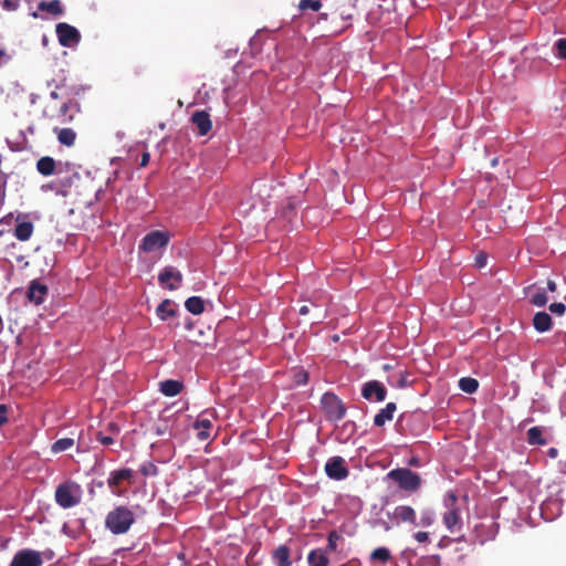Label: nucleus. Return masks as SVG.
<instances>
[{
	"label": "nucleus",
	"mask_w": 566,
	"mask_h": 566,
	"mask_svg": "<svg viewBox=\"0 0 566 566\" xmlns=\"http://www.w3.org/2000/svg\"><path fill=\"white\" fill-rule=\"evenodd\" d=\"M135 522L134 513L125 505H118L109 511L105 517L106 528L115 534L120 535L129 531Z\"/></svg>",
	"instance_id": "f257e3e1"
},
{
	"label": "nucleus",
	"mask_w": 566,
	"mask_h": 566,
	"mask_svg": "<svg viewBox=\"0 0 566 566\" xmlns=\"http://www.w3.org/2000/svg\"><path fill=\"white\" fill-rule=\"evenodd\" d=\"M80 112V105L74 99L63 101L60 105L56 103H49L43 108V117L57 120L61 124L73 122L75 114Z\"/></svg>",
	"instance_id": "f03ea898"
},
{
	"label": "nucleus",
	"mask_w": 566,
	"mask_h": 566,
	"mask_svg": "<svg viewBox=\"0 0 566 566\" xmlns=\"http://www.w3.org/2000/svg\"><path fill=\"white\" fill-rule=\"evenodd\" d=\"M55 502L62 509H71L80 504L82 500L81 486L72 481L59 484L55 489Z\"/></svg>",
	"instance_id": "7ed1b4c3"
},
{
	"label": "nucleus",
	"mask_w": 566,
	"mask_h": 566,
	"mask_svg": "<svg viewBox=\"0 0 566 566\" xmlns=\"http://www.w3.org/2000/svg\"><path fill=\"white\" fill-rule=\"evenodd\" d=\"M322 409L327 421L336 422L346 415V407L343 401L333 392H325L321 398Z\"/></svg>",
	"instance_id": "20e7f679"
},
{
	"label": "nucleus",
	"mask_w": 566,
	"mask_h": 566,
	"mask_svg": "<svg viewBox=\"0 0 566 566\" xmlns=\"http://www.w3.org/2000/svg\"><path fill=\"white\" fill-rule=\"evenodd\" d=\"M388 478L395 481L400 489L408 492H415L421 485V479L419 474L406 468L391 470L388 473Z\"/></svg>",
	"instance_id": "39448f33"
},
{
	"label": "nucleus",
	"mask_w": 566,
	"mask_h": 566,
	"mask_svg": "<svg viewBox=\"0 0 566 566\" xmlns=\"http://www.w3.org/2000/svg\"><path fill=\"white\" fill-rule=\"evenodd\" d=\"M170 240V237L168 232L160 231V230H154L147 233L140 244L139 250L144 251L146 253L154 252L158 249H163L168 245Z\"/></svg>",
	"instance_id": "423d86ee"
},
{
	"label": "nucleus",
	"mask_w": 566,
	"mask_h": 566,
	"mask_svg": "<svg viewBox=\"0 0 566 566\" xmlns=\"http://www.w3.org/2000/svg\"><path fill=\"white\" fill-rule=\"evenodd\" d=\"M42 554L38 551L23 548L18 551L9 566H42Z\"/></svg>",
	"instance_id": "0eeeda50"
},
{
	"label": "nucleus",
	"mask_w": 566,
	"mask_h": 566,
	"mask_svg": "<svg viewBox=\"0 0 566 566\" xmlns=\"http://www.w3.org/2000/svg\"><path fill=\"white\" fill-rule=\"evenodd\" d=\"M55 32L62 46L71 48L81 41V34L78 30L69 23H57Z\"/></svg>",
	"instance_id": "6e6552de"
},
{
	"label": "nucleus",
	"mask_w": 566,
	"mask_h": 566,
	"mask_svg": "<svg viewBox=\"0 0 566 566\" xmlns=\"http://www.w3.org/2000/svg\"><path fill=\"white\" fill-rule=\"evenodd\" d=\"M182 274L174 266L164 268L158 274V282L169 291H175L182 282Z\"/></svg>",
	"instance_id": "1a4fd4ad"
},
{
	"label": "nucleus",
	"mask_w": 566,
	"mask_h": 566,
	"mask_svg": "<svg viewBox=\"0 0 566 566\" xmlns=\"http://www.w3.org/2000/svg\"><path fill=\"white\" fill-rule=\"evenodd\" d=\"M325 472L328 478L334 480H344L349 474L345 460L338 455L328 459L325 464Z\"/></svg>",
	"instance_id": "9d476101"
},
{
	"label": "nucleus",
	"mask_w": 566,
	"mask_h": 566,
	"mask_svg": "<svg viewBox=\"0 0 566 566\" xmlns=\"http://www.w3.org/2000/svg\"><path fill=\"white\" fill-rule=\"evenodd\" d=\"M361 396L366 400L381 402L387 397V389L380 381L370 380L363 385Z\"/></svg>",
	"instance_id": "9b49d317"
},
{
	"label": "nucleus",
	"mask_w": 566,
	"mask_h": 566,
	"mask_svg": "<svg viewBox=\"0 0 566 566\" xmlns=\"http://www.w3.org/2000/svg\"><path fill=\"white\" fill-rule=\"evenodd\" d=\"M191 122L196 125L199 136H206L212 128L210 115L206 111H197L191 115Z\"/></svg>",
	"instance_id": "f8f14e48"
},
{
	"label": "nucleus",
	"mask_w": 566,
	"mask_h": 566,
	"mask_svg": "<svg viewBox=\"0 0 566 566\" xmlns=\"http://www.w3.org/2000/svg\"><path fill=\"white\" fill-rule=\"evenodd\" d=\"M132 479H133V471L130 469H120V470L111 472L107 483H108V486L112 490V492L114 494H118L119 492L117 491V489L120 486V484L124 481L132 482Z\"/></svg>",
	"instance_id": "ddd939ff"
},
{
	"label": "nucleus",
	"mask_w": 566,
	"mask_h": 566,
	"mask_svg": "<svg viewBox=\"0 0 566 566\" xmlns=\"http://www.w3.org/2000/svg\"><path fill=\"white\" fill-rule=\"evenodd\" d=\"M443 523L446 527L451 532L454 533L462 527V520L460 515V510L455 506L450 507L444 514H443Z\"/></svg>",
	"instance_id": "4468645a"
},
{
	"label": "nucleus",
	"mask_w": 566,
	"mask_h": 566,
	"mask_svg": "<svg viewBox=\"0 0 566 566\" xmlns=\"http://www.w3.org/2000/svg\"><path fill=\"white\" fill-rule=\"evenodd\" d=\"M48 286L36 281H32L28 289V298L35 305H40L44 302V297L48 294Z\"/></svg>",
	"instance_id": "2eb2a0df"
},
{
	"label": "nucleus",
	"mask_w": 566,
	"mask_h": 566,
	"mask_svg": "<svg viewBox=\"0 0 566 566\" xmlns=\"http://www.w3.org/2000/svg\"><path fill=\"white\" fill-rule=\"evenodd\" d=\"M207 413L208 411L201 413L200 417L193 423V428L198 430L197 437L201 441H205L210 437L209 430L212 427L211 419L206 417Z\"/></svg>",
	"instance_id": "dca6fc26"
},
{
	"label": "nucleus",
	"mask_w": 566,
	"mask_h": 566,
	"mask_svg": "<svg viewBox=\"0 0 566 566\" xmlns=\"http://www.w3.org/2000/svg\"><path fill=\"white\" fill-rule=\"evenodd\" d=\"M397 409L395 402H388L385 408L374 417V424L376 427H384L387 421L392 420L394 413Z\"/></svg>",
	"instance_id": "f3484780"
},
{
	"label": "nucleus",
	"mask_w": 566,
	"mask_h": 566,
	"mask_svg": "<svg viewBox=\"0 0 566 566\" xmlns=\"http://www.w3.org/2000/svg\"><path fill=\"white\" fill-rule=\"evenodd\" d=\"M106 434L103 431L96 433V440L104 446H109L114 442L113 436L119 434V427L116 422H108L105 428Z\"/></svg>",
	"instance_id": "a211bd4d"
},
{
	"label": "nucleus",
	"mask_w": 566,
	"mask_h": 566,
	"mask_svg": "<svg viewBox=\"0 0 566 566\" xmlns=\"http://www.w3.org/2000/svg\"><path fill=\"white\" fill-rule=\"evenodd\" d=\"M182 388V382L174 379H167L159 384L160 392L167 397H175L179 395Z\"/></svg>",
	"instance_id": "6ab92c4d"
},
{
	"label": "nucleus",
	"mask_w": 566,
	"mask_h": 566,
	"mask_svg": "<svg viewBox=\"0 0 566 566\" xmlns=\"http://www.w3.org/2000/svg\"><path fill=\"white\" fill-rule=\"evenodd\" d=\"M394 517L399 522L416 524V512L409 505H399L394 511Z\"/></svg>",
	"instance_id": "aec40b11"
},
{
	"label": "nucleus",
	"mask_w": 566,
	"mask_h": 566,
	"mask_svg": "<svg viewBox=\"0 0 566 566\" xmlns=\"http://www.w3.org/2000/svg\"><path fill=\"white\" fill-rule=\"evenodd\" d=\"M533 326L539 332L544 333L552 328V317L546 312H537L533 317Z\"/></svg>",
	"instance_id": "412c9836"
},
{
	"label": "nucleus",
	"mask_w": 566,
	"mask_h": 566,
	"mask_svg": "<svg viewBox=\"0 0 566 566\" xmlns=\"http://www.w3.org/2000/svg\"><path fill=\"white\" fill-rule=\"evenodd\" d=\"M56 163L55 160L50 156L41 157L36 161V170L42 176L49 177L52 176L55 171Z\"/></svg>",
	"instance_id": "4be33fe9"
},
{
	"label": "nucleus",
	"mask_w": 566,
	"mask_h": 566,
	"mask_svg": "<svg viewBox=\"0 0 566 566\" xmlns=\"http://www.w3.org/2000/svg\"><path fill=\"white\" fill-rule=\"evenodd\" d=\"M56 133L60 144L72 147L76 140V133L72 128H57L53 129Z\"/></svg>",
	"instance_id": "5701e85b"
},
{
	"label": "nucleus",
	"mask_w": 566,
	"mask_h": 566,
	"mask_svg": "<svg viewBox=\"0 0 566 566\" xmlns=\"http://www.w3.org/2000/svg\"><path fill=\"white\" fill-rule=\"evenodd\" d=\"M34 226L30 221L19 222L14 228V237L19 241H28L33 233Z\"/></svg>",
	"instance_id": "b1692460"
},
{
	"label": "nucleus",
	"mask_w": 566,
	"mask_h": 566,
	"mask_svg": "<svg viewBox=\"0 0 566 566\" xmlns=\"http://www.w3.org/2000/svg\"><path fill=\"white\" fill-rule=\"evenodd\" d=\"M38 9L40 11L49 12L54 17H59L64 13V9L60 0L41 1L38 4Z\"/></svg>",
	"instance_id": "393cba45"
},
{
	"label": "nucleus",
	"mask_w": 566,
	"mask_h": 566,
	"mask_svg": "<svg viewBox=\"0 0 566 566\" xmlns=\"http://www.w3.org/2000/svg\"><path fill=\"white\" fill-rule=\"evenodd\" d=\"M156 314L161 321H167L169 317L176 315L174 302L171 300H164L156 308Z\"/></svg>",
	"instance_id": "a878e982"
},
{
	"label": "nucleus",
	"mask_w": 566,
	"mask_h": 566,
	"mask_svg": "<svg viewBox=\"0 0 566 566\" xmlns=\"http://www.w3.org/2000/svg\"><path fill=\"white\" fill-rule=\"evenodd\" d=\"M185 307L189 313L200 315L205 311V302L200 296H191L186 300Z\"/></svg>",
	"instance_id": "bb28decb"
},
{
	"label": "nucleus",
	"mask_w": 566,
	"mask_h": 566,
	"mask_svg": "<svg viewBox=\"0 0 566 566\" xmlns=\"http://www.w3.org/2000/svg\"><path fill=\"white\" fill-rule=\"evenodd\" d=\"M273 558L275 559L277 566L292 565L290 560V548L285 545H281L274 551Z\"/></svg>",
	"instance_id": "cd10ccee"
},
{
	"label": "nucleus",
	"mask_w": 566,
	"mask_h": 566,
	"mask_svg": "<svg viewBox=\"0 0 566 566\" xmlns=\"http://www.w3.org/2000/svg\"><path fill=\"white\" fill-rule=\"evenodd\" d=\"M310 566H327L328 558L324 552L319 549L311 551L307 557Z\"/></svg>",
	"instance_id": "c85d7f7f"
},
{
	"label": "nucleus",
	"mask_w": 566,
	"mask_h": 566,
	"mask_svg": "<svg viewBox=\"0 0 566 566\" xmlns=\"http://www.w3.org/2000/svg\"><path fill=\"white\" fill-rule=\"evenodd\" d=\"M72 91L74 92L75 94H78V91L80 90H76L75 86H72V87H67L66 83H65V78H63L61 81L60 84L56 85V90L55 91H52L51 94H50V97L56 102L59 98H61L62 96L64 95H67V91Z\"/></svg>",
	"instance_id": "c756f323"
},
{
	"label": "nucleus",
	"mask_w": 566,
	"mask_h": 566,
	"mask_svg": "<svg viewBox=\"0 0 566 566\" xmlns=\"http://www.w3.org/2000/svg\"><path fill=\"white\" fill-rule=\"evenodd\" d=\"M459 388L467 394H473L479 388V381L472 377H462L459 380Z\"/></svg>",
	"instance_id": "7c9ffc66"
},
{
	"label": "nucleus",
	"mask_w": 566,
	"mask_h": 566,
	"mask_svg": "<svg viewBox=\"0 0 566 566\" xmlns=\"http://www.w3.org/2000/svg\"><path fill=\"white\" fill-rule=\"evenodd\" d=\"M527 442L534 446H543L546 443V440L543 438L542 430L538 427H532L528 429Z\"/></svg>",
	"instance_id": "2f4dec72"
},
{
	"label": "nucleus",
	"mask_w": 566,
	"mask_h": 566,
	"mask_svg": "<svg viewBox=\"0 0 566 566\" xmlns=\"http://www.w3.org/2000/svg\"><path fill=\"white\" fill-rule=\"evenodd\" d=\"M73 446H74V439H72V438H62V439L56 440L52 444L51 451L53 453H60V452H63V451H66V450L71 449Z\"/></svg>",
	"instance_id": "473e14b6"
},
{
	"label": "nucleus",
	"mask_w": 566,
	"mask_h": 566,
	"mask_svg": "<svg viewBox=\"0 0 566 566\" xmlns=\"http://www.w3.org/2000/svg\"><path fill=\"white\" fill-rule=\"evenodd\" d=\"M391 558V553L387 547H377L370 553V560L387 563Z\"/></svg>",
	"instance_id": "72a5a7b5"
},
{
	"label": "nucleus",
	"mask_w": 566,
	"mask_h": 566,
	"mask_svg": "<svg viewBox=\"0 0 566 566\" xmlns=\"http://www.w3.org/2000/svg\"><path fill=\"white\" fill-rule=\"evenodd\" d=\"M261 543H255L250 553L248 554L245 558V563L248 566H259L261 564V560L256 558L258 553L260 552Z\"/></svg>",
	"instance_id": "f704fd0d"
},
{
	"label": "nucleus",
	"mask_w": 566,
	"mask_h": 566,
	"mask_svg": "<svg viewBox=\"0 0 566 566\" xmlns=\"http://www.w3.org/2000/svg\"><path fill=\"white\" fill-rule=\"evenodd\" d=\"M547 301H548V297L544 290H539V291L535 292L534 294H532V296L530 298L531 304L538 306V307L546 305Z\"/></svg>",
	"instance_id": "c9c22d12"
},
{
	"label": "nucleus",
	"mask_w": 566,
	"mask_h": 566,
	"mask_svg": "<svg viewBox=\"0 0 566 566\" xmlns=\"http://www.w3.org/2000/svg\"><path fill=\"white\" fill-rule=\"evenodd\" d=\"M322 8V2L319 0H301L298 3V9L301 11H305L311 9L312 11H318Z\"/></svg>",
	"instance_id": "e433bc0d"
},
{
	"label": "nucleus",
	"mask_w": 566,
	"mask_h": 566,
	"mask_svg": "<svg viewBox=\"0 0 566 566\" xmlns=\"http://www.w3.org/2000/svg\"><path fill=\"white\" fill-rule=\"evenodd\" d=\"M554 48L556 50V54L559 59L566 60V38L558 39Z\"/></svg>",
	"instance_id": "4c0bfd02"
},
{
	"label": "nucleus",
	"mask_w": 566,
	"mask_h": 566,
	"mask_svg": "<svg viewBox=\"0 0 566 566\" xmlns=\"http://www.w3.org/2000/svg\"><path fill=\"white\" fill-rule=\"evenodd\" d=\"M339 538H340V536L337 534V532L336 531H332L328 534V537H327V541H328L327 551H329V552L335 551L336 547H337V541Z\"/></svg>",
	"instance_id": "58836bf2"
},
{
	"label": "nucleus",
	"mask_w": 566,
	"mask_h": 566,
	"mask_svg": "<svg viewBox=\"0 0 566 566\" xmlns=\"http://www.w3.org/2000/svg\"><path fill=\"white\" fill-rule=\"evenodd\" d=\"M434 522V516L432 512H423L420 517V525L423 527L431 526Z\"/></svg>",
	"instance_id": "ea45409f"
},
{
	"label": "nucleus",
	"mask_w": 566,
	"mask_h": 566,
	"mask_svg": "<svg viewBox=\"0 0 566 566\" xmlns=\"http://www.w3.org/2000/svg\"><path fill=\"white\" fill-rule=\"evenodd\" d=\"M294 380L298 386L305 385L308 381V374L304 370H300L295 374Z\"/></svg>",
	"instance_id": "a19ab883"
},
{
	"label": "nucleus",
	"mask_w": 566,
	"mask_h": 566,
	"mask_svg": "<svg viewBox=\"0 0 566 566\" xmlns=\"http://www.w3.org/2000/svg\"><path fill=\"white\" fill-rule=\"evenodd\" d=\"M549 311L553 314L563 315L566 311V306L564 303H552L549 305Z\"/></svg>",
	"instance_id": "79ce46f5"
},
{
	"label": "nucleus",
	"mask_w": 566,
	"mask_h": 566,
	"mask_svg": "<svg viewBox=\"0 0 566 566\" xmlns=\"http://www.w3.org/2000/svg\"><path fill=\"white\" fill-rule=\"evenodd\" d=\"M19 7V0H3L2 8L7 11H14Z\"/></svg>",
	"instance_id": "37998d69"
},
{
	"label": "nucleus",
	"mask_w": 566,
	"mask_h": 566,
	"mask_svg": "<svg viewBox=\"0 0 566 566\" xmlns=\"http://www.w3.org/2000/svg\"><path fill=\"white\" fill-rule=\"evenodd\" d=\"M8 407L4 403L0 405V427L8 422Z\"/></svg>",
	"instance_id": "c03bdc74"
},
{
	"label": "nucleus",
	"mask_w": 566,
	"mask_h": 566,
	"mask_svg": "<svg viewBox=\"0 0 566 566\" xmlns=\"http://www.w3.org/2000/svg\"><path fill=\"white\" fill-rule=\"evenodd\" d=\"M156 471H157V468L153 463H149L148 465H144L140 469V472L143 475L156 474Z\"/></svg>",
	"instance_id": "a18cd8bd"
},
{
	"label": "nucleus",
	"mask_w": 566,
	"mask_h": 566,
	"mask_svg": "<svg viewBox=\"0 0 566 566\" xmlns=\"http://www.w3.org/2000/svg\"><path fill=\"white\" fill-rule=\"evenodd\" d=\"M413 537L419 543H426L429 541V534L427 532H417Z\"/></svg>",
	"instance_id": "49530a36"
},
{
	"label": "nucleus",
	"mask_w": 566,
	"mask_h": 566,
	"mask_svg": "<svg viewBox=\"0 0 566 566\" xmlns=\"http://www.w3.org/2000/svg\"><path fill=\"white\" fill-rule=\"evenodd\" d=\"M475 264L478 268H483L486 264V255L483 253H480L475 258Z\"/></svg>",
	"instance_id": "de8ad7c7"
},
{
	"label": "nucleus",
	"mask_w": 566,
	"mask_h": 566,
	"mask_svg": "<svg viewBox=\"0 0 566 566\" xmlns=\"http://www.w3.org/2000/svg\"><path fill=\"white\" fill-rule=\"evenodd\" d=\"M335 11H336V12H338V13H339V15L342 17V19H345V20H349V19H352V17H353V13H352V12H348V11H346V10H343L340 7H337V8L335 9Z\"/></svg>",
	"instance_id": "09e8293b"
},
{
	"label": "nucleus",
	"mask_w": 566,
	"mask_h": 566,
	"mask_svg": "<svg viewBox=\"0 0 566 566\" xmlns=\"http://www.w3.org/2000/svg\"><path fill=\"white\" fill-rule=\"evenodd\" d=\"M149 158H150L149 153H144L142 155L139 166L140 167H146L148 165V163H149Z\"/></svg>",
	"instance_id": "8fccbe9b"
},
{
	"label": "nucleus",
	"mask_w": 566,
	"mask_h": 566,
	"mask_svg": "<svg viewBox=\"0 0 566 566\" xmlns=\"http://www.w3.org/2000/svg\"><path fill=\"white\" fill-rule=\"evenodd\" d=\"M547 290L549 292H555L557 290L556 283L554 281H552V280H548L547 281Z\"/></svg>",
	"instance_id": "3c124183"
},
{
	"label": "nucleus",
	"mask_w": 566,
	"mask_h": 566,
	"mask_svg": "<svg viewBox=\"0 0 566 566\" xmlns=\"http://www.w3.org/2000/svg\"><path fill=\"white\" fill-rule=\"evenodd\" d=\"M558 452H559V451H558V449H556V448H551V449L547 451V454H548V457H549V458L555 459V458H557Z\"/></svg>",
	"instance_id": "603ef678"
},
{
	"label": "nucleus",
	"mask_w": 566,
	"mask_h": 566,
	"mask_svg": "<svg viewBox=\"0 0 566 566\" xmlns=\"http://www.w3.org/2000/svg\"><path fill=\"white\" fill-rule=\"evenodd\" d=\"M355 427H356V424L354 421H347L344 423V429L345 430L349 429L350 432H353L355 430Z\"/></svg>",
	"instance_id": "864d4df0"
},
{
	"label": "nucleus",
	"mask_w": 566,
	"mask_h": 566,
	"mask_svg": "<svg viewBox=\"0 0 566 566\" xmlns=\"http://www.w3.org/2000/svg\"><path fill=\"white\" fill-rule=\"evenodd\" d=\"M298 313H300V315H303V316L307 315L310 313V306L302 305L298 310Z\"/></svg>",
	"instance_id": "5fc2aeb1"
},
{
	"label": "nucleus",
	"mask_w": 566,
	"mask_h": 566,
	"mask_svg": "<svg viewBox=\"0 0 566 566\" xmlns=\"http://www.w3.org/2000/svg\"><path fill=\"white\" fill-rule=\"evenodd\" d=\"M6 57H7V53H6V51H4V50H2V49H0V61H1L2 59H6Z\"/></svg>",
	"instance_id": "6e6d98bb"
},
{
	"label": "nucleus",
	"mask_w": 566,
	"mask_h": 566,
	"mask_svg": "<svg viewBox=\"0 0 566 566\" xmlns=\"http://www.w3.org/2000/svg\"><path fill=\"white\" fill-rule=\"evenodd\" d=\"M497 164H499V158H497V157H495V158H493V159L491 160V165H492V167H495Z\"/></svg>",
	"instance_id": "4d7b16f0"
},
{
	"label": "nucleus",
	"mask_w": 566,
	"mask_h": 566,
	"mask_svg": "<svg viewBox=\"0 0 566 566\" xmlns=\"http://www.w3.org/2000/svg\"><path fill=\"white\" fill-rule=\"evenodd\" d=\"M391 367L389 365H384L385 370H389Z\"/></svg>",
	"instance_id": "13d9d810"
},
{
	"label": "nucleus",
	"mask_w": 566,
	"mask_h": 566,
	"mask_svg": "<svg viewBox=\"0 0 566 566\" xmlns=\"http://www.w3.org/2000/svg\"><path fill=\"white\" fill-rule=\"evenodd\" d=\"M451 499L453 503L457 501V496L454 494L451 495Z\"/></svg>",
	"instance_id": "bf43d9fd"
}]
</instances>
